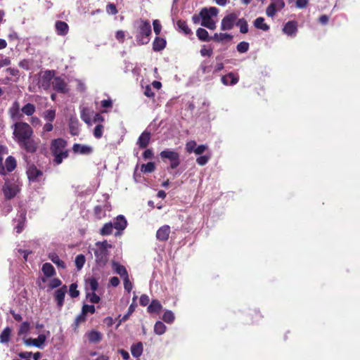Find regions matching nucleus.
I'll return each mask as SVG.
<instances>
[{"instance_id": "aec40b11", "label": "nucleus", "mask_w": 360, "mask_h": 360, "mask_svg": "<svg viewBox=\"0 0 360 360\" xmlns=\"http://www.w3.org/2000/svg\"><path fill=\"white\" fill-rule=\"evenodd\" d=\"M127 220L122 215H119L114 223H112V225L114 226V229H117V231H123L127 227Z\"/></svg>"}, {"instance_id": "6e6d98bb", "label": "nucleus", "mask_w": 360, "mask_h": 360, "mask_svg": "<svg viewBox=\"0 0 360 360\" xmlns=\"http://www.w3.org/2000/svg\"><path fill=\"white\" fill-rule=\"evenodd\" d=\"M196 142L195 141H190L186 144V150L188 153H194V150L196 148Z\"/></svg>"}, {"instance_id": "4c0bfd02", "label": "nucleus", "mask_w": 360, "mask_h": 360, "mask_svg": "<svg viewBox=\"0 0 360 360\" xmlns=\"http://www.w3.org/2000/svg\"><path fill=\"white\" fill-rule=\"evenodd\" d=\"M43 117L48 122H52L56 117V110L52 109L45 110L43 113Z\"/></svg>"}, {"instance_id": "0e129e2a", "label": "nucleus", "mask_w": 360, "mask_h": 360, "mask_svg": "<svg viewBox=\"0 0 360 360\" xmlns=\"http://www.w3.org/2000/svg\"><path fill=\"white\" fill-rule=\"evenodd\" d=\"M210 159L209 156L207 155H202L200 156L196 159V162L199 165L203 166L207 164Z\"/></svg>"}, {"instance_id": "72a5a7b5", "label": "nucleus", "mask_w": 360, "mask_h": 360, "mask_svg": "<svg viewBox=\"0 0 360 360\" xmlns=\"http://www.w3.org/2000/svg\"><path fill=\"white\" fill-rule=\"evenodd\" d=\"M162 309V305L158 300H154L151 302L148 307V311L150 313L158 312Z\"/></svg>"}, {"instance_id": "f03ea898", "label": "nucleus", "mask_w": 360, "mask_h": 360, "mask_svg": "<svg viewBox=\"0 0 360 360\" xmlns=\"http://www.w3.org/2000/svg\"><path fill=\"white\" fill-rule=\"evenodd\" d=\"M110 248H112V245L108 243L107 240L96 243L95 248L93 250L98 266L103 267L108 263L109 249Z\"/></svg>"}, {"instance_id": "2eb2a0df", "label": "nucleus", "mask_w": 360, "mask_h": 360, "mask_svg": "<svg viewBox=\"0 0 360 360\" xmlns=\"http://www.w3.org/2000/svg\"><path fill=\"white\" fill-rule=\"evenodd\" d=\"M170 233V227L167 225L161 226L156 233L157 239L160 241H166Z\"/></svg>"}, {"instance_id": "a19ab883", "label": "nucleus", "mask_w": 360, "mask_h": 360, "mask_svg": "<svg viewBox=\"0 0 360 360\" xmlns=\"http://www.w3.org/2000/svg\"><path fill=\"white\" fill-rule=\"evenodd\" d=\"M134 310H135L134 305L131 304L128 309L127 313L126 314H124L123 316H119L120 319H119L117 326H119L122 322H124L127 320H128V319L129 318L131 314L134 311Z\"/></svg>"}, {"instance_id": "bf43d9fd", "label": "nucleus", "mask_w": 360, "mask_h": 360, "mask_svg": "<svg viewBox=\"0 0 360 360\" xmlns=\"http://www.w3.org/2000/svg\"><path fill=\"white\" fill-rule=\"evenodd\" d=\"M87 297L92 303H98L100 301V297L95 293V292H87Z\"/></svg>"}, {"instance_id": "e2e57ef3", "label": "nucleus", "mask_w": 360, "mask_h": 360, "mask_svg": "<svg viewBox=\"0 0 360 360\" xmlns=\"http://www.w3.org/2000/svg\"><path fill=\"white\" fill-rule=\"evenodd\" d=\"M106 11L108 14L115 15L117 13L116 6L113 4H108L106 6Z\"/></svg>"}, {"instance_id": "4468645a", "label": "nucleus", "mask_w": 360, "mask_h": 360, "mask_svg": "<svg viewBox=\"0 0 360 360\" xmlns=\"http://www.w3.org/2000/svg\"><path fill=\"white\" fill-rule=\"evenodd\" d=\"M151 138L150 132L144 131L139 137L136 144L141 148H145L149 144Z\"/></svg>"}, {"instance_id": "412c9836", "label": "nucleus", "mask_w": 360, "mask_h": 360, "mask_svg": "<svg viewBox=\"0 0 360 360\" xmlns=\"http://www.w3.org/2000/svg\"><path fill=\"white\" fill-rule=\"evenodd\" d=\"M112 267L115 272L119 274L122 278L129 276L126 268L118 262L113 261L112 262Z\"/></svg>"}, {"instance_id": "4be33fe9", "label": "nucleus", "mask_w": 360, "mask_h": 360, "mask_svg": "<svg viewBox=\"0 0 360 360\" xmlns=\"http://www.w3.org/2000/svg\"><path fill=\"white\" fill-rule=\"evenodd\" d=\"M238 82V77L235 76L233 73H229L228 75L221 77V82L224 85H234Z\"/></svg>"}, {"instance_id": "1a4fd4ad", "label": "nucleus", "mask_w": 360, "mask_h": 360, "mask_svg": "<svg viewBox=\"0 0 360 360\" xmlns=\"http://www.w3.org/2000/svg\"><path fill=\"white\" fill-rule=\"evenodd\" d=\"M18 143L22 148L30 153H35L39 146V141L34 140L32 136L27 138Z\"/></svg>"}, {"instance_id": "0eeeda50", "label": "nucleus", "mask_w": 360, "mask_h": 360, "mask_svg": "<svg viewBox=\"0 0 360 360\" xmlns=\"http://www.w3.org/2000/svg\"><path fill=\"white\" fill-rule=\"evenodd\" d=\"M160 156L162 160L167 159L169 160L172 169L176 168L180 164L179 154L174 150H164L160 153Z\"/></svg>"}, {"instance_id": "603ef678", "label": "nucleus", "mask_w": 360, "mask_h": 360, "mask_svg": "<svg viewBox=\"0 0 360 360\" xmlns=\"http://www.w3.org/2000/svg\"><path fill=\"white\" fill-rule=\"evenodd\" d=\"M25 220V214L24 212L20 213V220L19 221L18 225L15 226L16 232L20 233L24 226V222Z\"/></svg>"}, {"instance_id": "ddd939ff", "label": "nucleus", "mask_w": 360, "mask_h": 360, "mask_svg": "<svg viewBox=\"0 0 360 360\" xmlns=\"http://www.w3.org/2000/svg\"><path fill=\"white\" fill-rule=\"evenodd\" d=\"M283 32L289 37H295L297 32V22L294 20L288 21L284 25Z\"/></svg>"}, {"instance_id": "09e8293b", "label": "nucleus", "mask_w": 360, "mask_h": 360, "mask_svg": "<svg viewBox=\"0 0 360 360\" xmlns=\"http://www.w3.org/2000/svg\"><path fill=\"white\" fill-rule=\"evenodd\" d=\"M85 257L83 255H78L75 258V265L78 270H80L85 263Z\"/></svg>"}, {"instance_id": "e433bc0d", "label": "nucleus", "mask_w": 360, "mask_h": 360, "mask_svg": "<svg viewBox=\"0 0 360 360\" xmlns=\"http://www.w3.org/2000/svg\"><path fill=\"white\" fill-rule=\"evenodd\" d=\"M81 119L87 124L91 125V119L90 117V112L88 108H83L81 110Z\"/></svg>"}, {"instance_id": "f3484780", "label": "nucleus", "mask_w": 360, "mask_h": 360, "mask_svg": "<svg viewBox=\"0 0 360 360\" xmlns=\"http://www.w3.org/2000/svg\"><path fill=\"white\" fill-rule=\"evenodd\" d=\"M28 179L30 181H37L38 178L42 175V172L34 166H30L27 171Z\"/></svg>"}, {"instance_id": "a18cd8bd", "label": "nucleus", "mask_w": 360, "mask_h": 360, "mask_svg": "<svg viewBox=\"0 0 360 360\" xmlns=\"http://www.w3.org/2000/svg\"><path fill=\"white\" fill-rule=\"evenodd\" d=\"M155 169V166L154 162H150L147 164H143L141 165V170L144 173H150L153 172Z\"/></svg>"}, {"instance_id": "7ed1b4c3", "label": "nucleus", "mask_w": 360, "mask_h": 360, "mask_svg": "<svg viewBox=\"0 0 360 360\" xmlns=\"http://www.w3.org/2000/svg\"><path fill=\"white\" fill-rule=\"evenodd\" d=\"M67 142L63 139H56L52 141L51 150L54 156V162L60 165L63 159L68 156V150L66 149Z\"/></svg>"}, {"instance_id": "338daca9", "label": "nucleus", "mask_w": 360, "mask_h": 360, "mask_svg": "<svg viewBox=\"0 0 360 360\" xmlns=\"http://www.w3.org/2000/svg\"><path fill=\"white\" fill-rule=\"evenodd\" d=\"M61 281L58 278H53L49 283V286L51 288H56L61 285Z\"/></svg>"}, {"instance_id": "8fccbe9b", "label": "nucleus", "mask_w": 360, "mask_h": 360, "mask_svg": "<svg viewBox=\"0 0 360 360\" xmlns=\"http://www.w3.org/2000/svg\"><path fill=\"white\" fill-rule=\"evenodd\" d=\"M236 49L239 53H246L249 49V44L246 41H241L237 45Z\"/></svg>"}, {"instance_id": "3c124183", "label": "nucleus", "mask_w": 360, "mask_h": 360, "mask_svg": "<svg viewBox=\"0 0 360 360\" xmlns=\"http://www.w3.org/2000/svg\"><path fill=\"white\" fill-rule=\"evenodd\" d=\"M30 330V323L27 321L23 322L19 328L18 335H22L27 333Z\"/></svg>"}, {"instance_id": "9b49d317", "label": "nucleus", "mask_w": 360, "mask_h": 360, "mask_svg": "<svg viewBox=\"0 0 360 360\" xmlns=\"http://www.w3.org/2000/svg\"><path fill=\"white\" fill-rule=\"evenodd\" d=\"M50 335L49 331H46V334H40L37 338H28L25 340V344L26 345H32L38 348H43L44 342L46 340V336Z\"/></svg>"}, {"instance_id": "a211bd4d", "label": "nucleus", "mask_w": 360, "mask_h": 360, "mask_svg": "<svg viewBox=\"0 0 360 360\" xmlns=\"http://www.w3.org/2000/svg\"><path fill=\"white\" fill-rule=\"evenodd\" d=\"M67 292V287L65 285L58 289L55 292V299L59 307L63 306L65 293Z\"/></svg>"}, {"instance_id": "39448f33", "label": "nucleus", "mask_w": 360, "mask_h": 360, "mask_svg": "<svg viewBox=\"0 0 360 360\" xmlns=\"http://www.w3.org/2000/svg\"><path fill=\"white\" fill-rule=\"evenodd\" d=\"M218 12L219 10L216 7L202 8L200 12V17L202 19L201 25L212 30H215L216 22L212 19V17L217 16Z\"/></svg>"}, {"instance_id": "ea45409f", "label": "nucleus", "mask_w": 360, "mask_h": 360, "mask_svg": "<svg viewBox=\"0 0 360 360\" xmlns=\"http://www.w3.org/2000/svg\"><path fill=\"white\" fill-rule=\"evenodd\" d=\"M114 226L112 223H106L100 231V233L103 236H108L112 233Z\"/></svg>"}, {"instance_id": "423d86ee", "label": "nucleus", "mask_w": 360, "mask_h": 360, "mask_svg": "<svg viewBox=\"0 0 360 360\" xmlns=\"http://www.w3.org/2000/svg\"><path fill=\"white\" fill-rule=\"evenodd\" d=\"M56 72L54 70H44L40 71L35 75L34 78L37 80V84L39 88L44 90H49L52 85V81L54 79Z\"/></svg>"}, {"instance_id": "5701e85b", "label": "nucleus", "mask_w": 360, "mask_h": 360, "mask_svg": "<svg viewBox=\"0 0 360 360\" xmlns=\"http://www.w3.org/2000/svg\"><path fill=\"white\" fill-rule=\"evenodd\" d=\"M8 112L12 119H18L21 117L18 102L15 101L13 103L11 107L9 108Z\"/></svg>"}, {"instance_id": "473e14b6", "label": "nucleus", "mask_w": 360, "mask_h": 360, "mask_svg": "<svg viewBox=\"0 0 360 360\" xmlns=\"http://www.w3.org/2000/svg\"><path fill=\"white\" fill-rule=\"evenodd\" d=\"M21 111L24 115L32 116L36 111L35 106L32 103H27L22 108Z\"/></svg>"}, {"instance_id": "c03bdc74", "label": "nucleus", "mask_w": 360, "mask_h": 360, "mask_svg": "<svg viewBox=\"0 0 360 360\" xmlns=\"http://www.w3.org/2000/svg\"><path fill=\"white\" fill-rule=\"evenodd\" d=\"M104 131V126L102 124H97L94 129V136L96 139L102 137Z\"/></svg>"}, {"instance_id": "f257e3e1", "label": "nucleus", "mask_w": 360, "mask_h": 360, "mask_svg": "<svg viewBox=\"0 0 360 360\" xmlns=\"http://www.w3.org/2000/svg\"><path fill=\"white\" fill-rule=\"evenodd\" d=\"M135 37L138 45L147 44L150 39L151 26L148 21L140 19L135 22Z\"/></svg>"}, {"instance_id": "6ab92c4d", "label": "nucleus", "mask_w": 360, "mask_h": 360, "mask_svg": "<svg viewBox=\"0 0 360 360\" xmlns=\"http://www.w3.org/2000/svg\"><path fill=\"white\" fill-rule=\"evenodd\" d=\"M55 27L58 35L65 36L69 30L68 25L63 21H57Z\"/></svg>"}, {"instance_id": "a878e982", "label": "nucleus", "mask_w": 360, "mask_h": 360, "mask_svg": "<svg viewBox=\"0 0 360 360\" xmlns=\"http://www.w3.org/2000/svg\"><path fill=\"white\" fill-rule=\"evenodd\" d=\"M233 39V36L228 33H215L212 37V39L217 42H224L226 41H231Z\"/></svg>"}, {"instance_id": "20e7f679", "label": "nucleus", "mask_w": 360, "mask_h": 360, "mask_svg": "<svg viewBox=\"0 0 360 360\" xmlns=\"http://www.w3.org/2000/svg\"><path fill=\"white\" fill-rule=\"evenodd\" d=\"M13 136L17 143H19L33 135L32 127L26 122H18L13 124Z\"/></svg>"}, {"instance_id": "37998d69", "label": "nucleus", "mask_w": 360, "mask_h": 360, "mask_svg": "<svg viewBox=\"0 0 360 360\" xmlns=\"http://www.w3.org/2000/svg\"><path fill=\"white\" fill-rule=\"evenodd\" d=\"M11 330L7 327L0 335V342L1 343H7L9 341Z\"/></svg>"}, {"instance_id": "f704fd0d", "label": "nucleus", "mask_w": 360, "mask_h": 360, "mask_svg": "<svg viewBox=\"0 0 360 360\" xmlns=\"http://www.w3.org/2000/svg\"><path fill=\"white\" fill-rule=\"evenodd\" d=\"M79 123L76 118H71L70 122V131L72 135H77L79 133Z\"/></svg>"}, {"instance_id": "cd10ccee", "label": "nucleus", "mask_w": 360, "mask_h": 360, "mask_svg": "<svg viewBox=\"0 0 360 360\" xmlns=\"http://www.w3.org/2000/svg\"><path fill=\"white\" fill-rule=\"evenodd\" d=\"M98 287V282L94 277H90L86 281V289L87 291L95 292Z\"/></svg>"}, {"instance_id": "5fc2aeb1", "label": "nucleus", "mask_w": 360, "mask_h": 360, "mask_svg": "<svg viewBox=\"0 0 360 360\" xmlns=\"http://www.w3.org/2000/svg\"><path fill=\"white\" fill-rule=\"evenodd\" d=\"M277 11H281L285 6V2L283 0H272L271 3Z\"/></svg>"}, {"instance_id": "49530a36", "label": "nucleus", "mask_w": 360, "mask_h": 360, "mask_svg": "<svg viewBox=\"0 0 360 360\" xmlns=\"http://www.w3.org/2000/svg\"><path fill=\"white\" fill-rule=\"evenodd\" d=\"M162 319L167 323H172L174 321V315L172 311H166L162 316Z\"/></svg>"}, {"instance_id": "c9c22d12", "label": "nucleus", "mask_w": 360, "mask_h": 360, "mask_svg": "<svg viewBox=\"0 0 360 360\" xmlns=\"http://www.w3.org/2000/svg\"><path fill=\"white\" fill-rule=\"evenodd\" d=\"M7 171L12 172L16 167V160L13 156H8L5 162Z\"/></svg>"}, {"instance_id": "9d476101", "label": "nucleus", "mask_w": 360, "mask_h": 360, "mask_svg": "<svg viewBox=\"0 0 360 360\" xmlns=\"http://www.w3.org/2000/svg\"><path fill=\"white\" fill-rule=\"evenodd\" d=\"M51 88L61 94H65L68 91V85L65 80L62 77L56 75L52 81Z\"/></svg>"}, {"instance_id": "6e6552de", "label": "nucleus", "mask_w": 360, "mask_h": 360, "mask_svg": "<svg viewBox=\"0 0 360 360\" xmlns=\"http://www.w3.org/2000/svg\"><path fill=\"white\" fill-rule=\"evenodd\" d=\"M238 15L231 13L224 17L221 22V30L223 31L231 30L236 25Z\"/></svg>"}, {"instance_id": "393cba45", "label": "nucleus", "mask_w": 360, "mask_h": 360, "mask_svg": "<svg viewBox=\"0 0 360 360\" xmlns=\"http://www.w3.org/2000/svg\"><path fill=\"white\" fill-rule=\"evenodd\" d=\"M48 257L58 268L65 269L66 267L65 262L59 258L56 253L51 252L49 254Z\"/></svg>"}, {"instance_id": "052dcab7", "label": "nucleus", "mask_w": 360, "mask_h": 360, "mask_svg": "<svg viewBox=\"0 0 360 360\" xmlns=\"http://www.w3.org/2000/svg\"><path fill=\"white\" fill-rule=\"evenodd\" d=\"M213 53V50L211 47L207 48L206 46H203L200 50V54L202 56H211Z\"/></svg>"}, {"instance_id": "de8ad7c7", "label": "nucleus", "mask_w": 360, "mask_h": 360, "mask_svg": "<svg viewBox=\"0 0 360 360\" xmlns=\"http://www.w3.org/2000/svg\"><path fill=\"white\" fill-rule=\"evenodd\" d=\"M177 26L184 34H188L191 32V29L188 27L185 21L179 20L177 22Z\"/></svg>"}, {"instance_id": "69168bd1", "label": "nucleus", "mask_w": 360, "mask_h": 360, "mask_svg": "<svg viewBox=\"0 0 360 360\" xmlns=\"http://www.w3.org/2000/svg\"><path fill=\"white\" fill-rule=\"evenodd\" d=\"M153 25L155 33L158 35L160 33L162 29L160 21L158 20H153Z\"/></svg>"}, {"instance_id": "7c9ffc66", "label": "nucleus", "mask_w": 360, "mask_h": 360, "mask_svg": "<svg viewBox=\"0 0 360 360\" xmlns=\"http://www.w3.org/2000/svg\"><path fill=\"white\" fill-rule=\"evenodd\" d=\"M254 25L256 28L263 31H268L269 30V26L264 22V18L262 17L256 18L254 21Z\"/></svg>"}, {"instance_id": "13d9d810", "label": "nucleus", "mask_w": 360, "mask_h": 360, "mask_svg": "<svg viewBox=\"0 0 360 360\" xmlns=\"http://www.w3.org/2000/svg\"><path fill=\"white\" fill-rule=\"evenodd\" d=\"M95 312V307L94 305L84 304L82 307V314H86L88 313L94 314Z\"/></svg>"}, {"instance_id": "c756f323", "label": "nucleus", "mask_w": 360, "mask_h": 360, "mask_svg": "<svg viewBox=\"0 0 360 360\" xmlns=\"http://www.w3.org/2000/svg\"><path fill=\"white\" fill-rule=\"evenodd\" d=\"M166 46L165 39L160 37H156L153 43V49L155 51H160L165 49Z\"/></svg>"}, {"instance_id": "f8f14e48", "label": "nucleus", "mask_w": 360, "mask_h": 360, "mask_svg": "<svg viewBox=\"0 0 360 360\" xmlns=\"http://www.w3.org/2000/svg\"><path fill=\"white\" fill-rule=\"evenodd\" d=\"M18 191V186L15 184L6 182L3 186V192L6 199H11L14 198Z\"/></svg>"}, {"instance_id": "c85d7f7f", "label": "nucleus", "mask_w": 360, "mask_h": 360, "mask_svg": "<svg viewBox=\"0 0 360 360\" xmlns=\"http://www.w3.org/2000/svg\"><path fill=\"white\" fill-rule=\"evenodd\" d=\"M143 344L141 342H137L134 344L131 347V352L134 357L139 358L143 353Z\"/></svg>"}, {"instance_id": "864d4df0", "label": "nucleus", "mask_w": 360, "mask_h": 360, "mask_svg": "<svg viewBox=\"0 0 360 360\" xmlns=\"http://www.w3.org/2000/svg\"><path fill=\"white\" fill-rule=\"evenodd\" d=\"M77 285L75 283H72L70 286L69 293L72 297H77L79 296V292L77 290Z\"/></svg>"}, {"instance_id": "dca6fc26", "label": "nucleus", "mask_w": 360, "mask_h": 360, "mask_svg": "<svg viewBox=\"0 0 360 360\" xmlns=\"http://www.w3.org/2000/svg\"><path fill=\"white\" fill-rule=\"evenodd\" d=\"M72 150L75 153H79L82 155H89L92 153L93 149L91 146L86 145L75 143L72 146Z\"/></svg>"}, {"instance_id": "b1692460", "label": "nucleus", "mask_w": 360, "mask_h": 360, "mask_svg": "<svg viewBox=\"0 0 360 360\" xmlns=\"http://www.w3.org/2000/svg\"><path fill=\"white\" fill-rule=\"evenodd\" d=\"M89 341L91 343H97L102 339V334L97 330H91L86 334Z\"/></svg>"}, {"instance_id": "58836bf2", "label": "nucleus", "mask_w": 360, "mask_h": 360, "mask_svg": "<svg viewBox=\"0 0 360 360\" xmlns=\"http://www.w3.org/2000/svg\"><path fill=\"white\" fill-rule=\"evenodd\" d=\"M236 25L240 27V32L245 34L248 32V25L245 19L239 18L236 22Z\"/></svg>"}, {"instance_id": "bb28decb", "label": "nucleus", "mask_w": 360, "mask_h": 360, "mask_svg": "<svg viewBox=\"0 0 360 360\" xmlns=\"http://www.w3.org/2000/svg\"><path fill=\"white\" fill-rule=\"evenodd\" d=\"M41 271L44 276L47 278L53 276L56 272L54 267L50 263H45L43 264Z\"/></svg>"}, {"instance_id": "774afa93", "label": "nucleus", "mask_w": 360, "mask_h": 360, "mask_svg": "<svg viewBox=\"0 0 360 360\" xmlns=\"http://www.w3.org/2000/svg\"><path fill=\"white\" fill-rule=\"evenodd\" d=\"M104 121V118L99 113H96L94 118L91 120V124H101Z\"/></svg>"}, {"instance_id": "680f3d73", "label": "nucleus", "mask_w": 360, "mask_h": 360, "mask_svg": "<svg viewBox=\"0 0 360 360\" xmlns=\"http://www.w3.org/2000/svg\"><path fill=\"white\" fill-rule=\"evenodd\" d=\"M277 12V10L274 7V6L270 4L266 10V13L269 17H274Z\"/></svg>"}, {"instance_id": "2f4dec72", "label": "nucleus", "mask_w": 360, "mask_h": 360, "mask_svg": "<svg viewBox=\"0 0 360 360\" xmlns=\"http://www.w3.org/2000/svg\"><path fill=\"white\" fill-rule=\"evenodd\" d=\"M196 35L202 41H208L212 39V37H209L207 31L203 28H198L196 31Z\"/></svg>"}, {"instance_id": "4d7b16f0", "label": "nucleus", "mask_w": 360, "mask_h": 360, "mask_svg": "<svg viewBox=\"0 0 360 360\" xmlns=\"http://www.w3.org/2000/svg\"><path fill=\"white\" fill-rule=\"evenodd\" d=\"M124 281V288L125 290H127L128 292H130V291L132 290L133 285L131 282L129 281V276L124 277L123 278Z\"/></svg>"}, {"instance_id": "79ce46f5", "label": "nucleus", "mask_w": 360, "mask_h": 360, "mask_svg": "<svg viewBox=\"0 0 360 360\" xmlns=\"http://www.w3.org/2000/svg\"><path fill=\"white\" fill-rule=\"evenodd\" d=\"M165 331H166L165 325L161 321H157L154 326V332L157 335H160L164 334L165 333Z\"/></svg>"}]
</instances>
